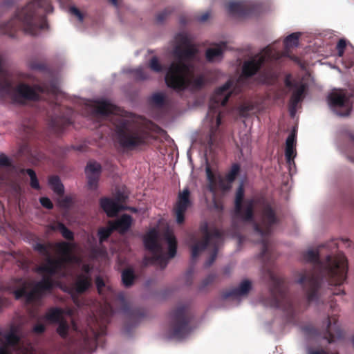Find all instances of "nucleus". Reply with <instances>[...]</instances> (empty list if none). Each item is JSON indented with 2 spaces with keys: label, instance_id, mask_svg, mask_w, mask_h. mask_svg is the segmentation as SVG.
Wrapping results in <instances>:
<instances>
[{
  "label": "nucleus",
  "instance_id": "1",
  "mask_svg": "<svg viewBox=\"0 0 354 354\" xmlns=\"http://www.w3.org/2000/svg\"><path fill=\"white\" fill-rule=\"evenodd\" d=\"M300 32H295L287 36L284 39V52H281L276 46L277 41L269 44L252 59L247 61L243 66L242 74L236 82L227 81L224 85L218 88L212 96L209 111L204 121L208 129L207 135L203 140V145L210 150L216 147L221 139V108L226 104L232 93L240 91V86L248 83V78L254 75L258 69L264 67V72L261 81L266 84H272L277 77L275 70L283 57L293 59L289 55V50L299 44Z\"/></svg>",
  "mask_w": 354,
  "mask_h": 354
},
{
  "label": "nucleus",
  "instance_id": "2",
  "mask_svg": "<svg viewBox=\"0 0 354 354\" xmlns=\"http://www.w3.org/2000/svg\"><path fill=\"white\" fill-rule=\"evenodd\" d=\"M74 243L61 242L55 245L59 257L53 259L51 256L52 245L37 243L34 248L45 258L44 263L37 268V271L42 275L39 281H26L22 287L14 292L17 299L24 297L28 303H37L41 296L50 291L55 282L53 277L55 274L65 277L71 274L72 268L75 266L81 267L82 273L77 276L71 290V297L74 303L80 306L82 304L77 298L76 294L85 292L91 286V268L89 265L82 263L79 257L72 253L75 248Z\"/></svg>",
  "mask_w": 354,
  "mask_h": 354
},
{
  "label": "nucleus",
  "instance_id": "3",
  "mask_svg": "<svg viewBox=\"0 0 354 354\" xmlns=\"http://www.w3.org/2000/svg\"><path fill=\"white\" fill-rule=\"evenodd\" d=\"M95 283L99 294L104 300V306L100 308L99 319L95 317L91 318L86 326L79 325L72 320L70 325L64 319V311L62 309L50 308L46 313L45 320L50 323H58L57 332L62 338L73 342L77 339L85 342L97 341L99 336L105 334V326L111 315L118 310L124 313L128 310L129 304L123 293L116 295L111 286L100 277H96Z\"/></svg>",
  "mask_w": 354,
  "mask_h": 354
},
{
  "label": "nucleus",
  "instance_id": "4",
  "mask_svg": "<svg viewBox=\"0 0 354 354\" xmlns=\"http://www.w3.org/2000/svg\"><path fill=\"white\" fill-rule=\"evenodd\" d=\"M326 247L331 251V254H328L324 261L319 260L318 250H308L303 254L304 261L313 263L314 271L313 272L306 270L301 272L297 282L306 288L309 302H318L319 300L321 295L319 277L326 279L330 286L338 287L332 290L333 295L344 294V291L340 286L346 278V258L340 252L333 253V250L337 248V243L335 241L328 243Z\"/></svg>",
  "mask_w": 354,
  "mask_h": 354
},
{
  "label": "nucleus",
  "instance_id": "5",
  "mask_svg": "<svg viewBox=\"0 0 354 354\" xmlns=\"http://www.w3.org/2000/svg\"><path fill=\"white\" fill-rule=\"evenodd\" d=\"M174 42L171 54L176 60L166 70L165 80L167 86L178 92L201 88L205 80L203 76L195 75V65L201 60L197 46L185 32L177 34Z\"/></svg>",
  "mask_w": 354,
  "mask_h": 354
},
{
  "label": "nucleus",
  "instance_id": "6",
  "mask_svg": "<svg viewBox=\"0 0 354 354\" xmlns=\"http://www.w3.org/2000/svg\"><path fill=\"white\" fill-rule=\"evenodd\" d=\"M243 184L241 183L236 193V216L243 221H252L254 211L258 212V221L254 223V233L259 239L261 245L260 257L268 261L272 251L269 235L277 225L278 219L270 203L265 198L254 197L243 201Z\"/></svg>",
  "mask_w": 354,
  "mask_h": 354
},
{
  "label": "nucleus",
  "instance_id": "7",
  "mask_svg": "<svg viewBox=\"0 0 354 354\" xmlns=\"http://www.w3.org/2000/svg\"><path fill=\"white\" fill-rule=\"evenodd\" d=\"M86 111L93 117L105 118L111 116L115 127L120 145L125 147L136 146L144 141L145 131L141 120L134 115L123 113L108 100L88 101Z\"/></svg>",
  "mask_w": 354,
  "mask_h": 354
},
{
  "label": "nucleus",
  "instance_id": "8",
  "mask_svg": "<svg viewBox=\"0 0 354 354\" xmlns=\"http://www.w3.org/2000/svg\"><path fill=\"white\" fill-rule=\"evenodd\" d=\"M53 8L49 0H31L19 8L6 25L5 34L12 36L11 30L22 28L26 33L36 35L40 30L48 27L44 14L52 12Z\"/></svg>",
  "mask_w": 354,
  "mask_h": 354
},
{
  "label": "nucleus",
  "instance_id": "9",
  "mask_svg": "<svg viewBox=\"0 0 354 354\" xmlns=\"http://www.w3.org/2000/svg\"><path fill=\"white\" fill-rule=\"evenodd\" d=\"M144 243L151 255L145 258L146 264L152 263L164 268L169 259L176 254V239L169 230L161 237L156 228L150 230L144 237Z\"/></svg>",
  "mask_w": 354,
  "mask_h": 354
},
{
  "label": "nucleus",
  "instance_id": "10",
  "mask_svg": "<svg viewBox=\"0 0 354 354\" xmlns=\"http://www.w3.org/2000/svg\"><path fill=\"white\" fill-rule=\"evenodd\" d=\"M46 93L56 97L60 95L61 91L58 84L53 82L50 85L45 84L31 87L26 84L19 83L14 86L8 80H5L0 84V95L8 96L19 103H22L26 100L45 99L44 95Z\"/></svg>",
  "mask_w": 354,
  "mask_h": 354
},
{
  "label": "nucleus",
  "instance_id": "11",
  "mask_svg": "<svg viewBox=\"0 0 354 354\" xmlns=\"http://www.w3.org/2000/svg\"><path fill=\"white\" fill-rule=\"evenodd\" d=\"M203 239L195 242L192 247V257L196 258L204 250L209 252V257L205 262V266H210L214 261L218 250L223 241V234L219 230L209 229L207 223L201 227Z\"/></svg>",
  "mask_w": 354,
  "mask_h": 354
},
{
  "label": "nucleus",
  "instance_id": "12",
  "mask_svg": "<svg viewBox=\"0 0 354 354\" xmlns=\"http://www.w3.org/2000/svg\"><path fill=\"white\" fill-rule=\"evenodd\" d=\"M33 354L30 344H25L18 326L0 330V354Z\"/></svg>",
  "mask_w": 354,
  "mask_h": 354
},
{
  "label": "nucleus",
  "instance_id": "13",
  "mask_svg": "<svg viewBox=\"0 0 354 354\" xmlns=\"http://www.w3.org/2000/svg\"><path fill=\"white\" fill-rule=\"evenodd\" d=\"M271 283V298L264 301V305L271 308H278L288 315L293 313L294 308L290 298L285 292L282 281L270 270L265 274Z\"/></svg>",
  "mask_w": 354,
  "mask_h": 354
},
{
  "label": "nucleus",
  "instance_id": "14",
  "mask_svg": "<svg viewBox=\"0 0 354 354\" xmlns=\"http://www.w3.org/2000/svg\"><path fill=\"white\" fill-rule=\"evenodd\" d=\"M237 164L232 165L230 171L223 178L219 173L212 171L209 166L206 167V174L208 180L207 188L212 194V199L216 203L217 198L231 188L232 183L235 180L239 172Z\"/></svg>",
  "mask_w": 354,
  "mask_h": 354
},
{
  "label": "nucleus",
  "instance_id": "15",
  "mask_svg": "<svg viewBox=\"0 0 354 354\" xmlns=\"http://www.w3.org/2000/svg\"><path fill=\"white\" fill-rule=\"evenodd\" d=\"M190 332L187 310L184 306L178 307L172 314V325L169 337L182 340L186 338Z\"/></svg>",
  "mask_w": 354,
  "mask_h": 354
},
{
  "label": "nucleus",
  "instance_id": "16",
  "mask_svg": "<svg viewBox=\"0 0 354 354\" xmlns=\"http://www.w3.org/2000/svg\"><path fill=\"white\" fill-rule=\"evenodd\" d=\"M330 109L337 115L347 116L352 109L351 96L342 90H334L328 97Z\"/></svg>",
  "mask_w": 354,
  "mask_h": 354
},
{
  "label": "nucleus",
  "instance_id": "17",
  "mask_svg": "<svg viewBox=\"0 0 354 354\" xmlns=\"http://www.w3.org/2000/svg\"><path fill=\"white\" fill-rule=\"evenodd\" d=\"M286 84L290 87L292 91V95L290 102L289 111L291 117H295L298 104L301 102L304 98V94L306 90V84L301 82L291 84L290 76L286 78Z\"/></svg>",
  "mask_w": 354,
  "mask_h": 354
},
{
  "label": "nucleus",
  "instance_id": "18",
  "mask_svg": "<svg viewBox=\"0 0 354 354\" xmlns=\"http://www.w3.org/2000/svg\"><path fill=\"white\" fill-rule=\"evenodd\" d=\"M250 288V281L243 280L237 288L224 292L222 297L227 302L232 303V305H237L248 295Z\"/></svg>",
  "mask_w": 354,
  "mask_h": 354
},
{
  "label": "nucleus",
  "instance_id": "19",
  "mask_svg": "<svg viewBox=\"0 0 354 354\" xmlns=\"http://www.w3.org/2000/svg\"><path fill=\"white\" fill-rule=\"evenodd\" d=\"M127 197V195L124 192H118L115 200L106 198H103L100 201V205L108 216H114L119 211L124 209V207L121 205L120 203L123 202Z\"/></svg>",
  "mask_w": 354,
  "mask_h": 354
},
{
  "label": "nucleus",
  "instance_id": "20",
  "mask_svg": "<svg viewBox=\"0 0 354 354\" xmlns=\"http://www.w3.org/2000/svg\"><path fill=\"white\" fill-rule=\"evenodd\" d=\"M189 195L190 192L188 188H185L178 194V200L174 207L176 222L178 224H180L184 221L185 213L191 204Z\"/></svg>",
  "mask_w": 354,
  "mask_h": 354
},
{
  "label": "nucleus",
  "instance_id": "21",
  "mask_svg": "<svg viewBox=\"0 0 354 354\" xmlns=\"http://www.w3.org/2000/svg\"><path fill=\"white\" fill-rule=\"evenodd\" d=\"M85 173L88 179V185L91 189H95L97 187V181L101 173V166L96 162H90L88 163Z\"/></svg>",
  "mask_w": 354,
  "mask_h": 354
},
{
  "label": "nucleus",
  "instance_id": "22",
  "mask_svg": "<svg viewBox=\"0 0 354 354\" xmlns=\"http://www.w3.org/2000/svg\"><path fill=\"white\" fill-rule=\"evenodd\" d=\"M296 133L295 131H292L288 136L286 142V151L285 156L286 162L289 165L290 171L292 170V167H295L294 158L296 156Z\"/></svg>",
  "mask_w": 354,
  "mask_h": 354
},
{
  "label": "nucleus",
  "instance_id": "23",
  "mask_svg": "<svg viewBox=\"0 0 354 354\" xmlns=\"http://www.w3.org/2000/svg\"><path fill=\"white\" fill-rule=\"evenodd\" d=\"M252 6L250 1H232L227 5V10L232 15H242L252 12Z\"/></svg>",
  "mask_w": 354,
  "mask_h": 354
},
{
  "label": "nucleus",
  "instance_id": "24",
  "mask_svg": "<svg viewBox=\"0 0 354 354\" xmlns=\"http://www.w3.org/2000/svg\"><path fill=\"white\" fill-rule=\"evenodd\" d=\"M226 48L227 44L225 42H221L209 48L205 53L206 59L212 63L221 62L223 59V53Z\"/></svg>",
  "mask_w": 354,
  "mask_h": 354
},
{
  "label": "nucleus",
  "instance_id": "25",
  "mask_svg": "<svg viewBox=\"0 0 354 354\" xmlns=\"http://www.w3.org/2000/svg\"><path fill=\"white\" fill-rule=\"evenodd\" d=\"M132 223V218L129 215L123 214L115 221H110L109 224L113 230L120 232H124L129 230Z\"/></svg>",
  "mask_w": 354,
  "mask_h": 354
},
{
  "label": "nucleus",
  "instance_id": "26",
  "mask_svg": "<svg viewBox=\"0 0 354 354\" xmlns=\"http://www.w3.org/2000/svg\"><path fill=\"white\" fill-rule=\"evenodd\" d=\"M326 329L327 335L325 336V338L328 339L329 343L333 342L335 339L334 333H337L339 330L336 325V319L333 315L328 318Z\"/></svg>",
  "mask_w": 354,
  "mask_h": 354
},
{
  "label": "nucleus",
  "instance_id": "27",
  "mask_svg": "<svg viewBox=\"0 0 354 354\" xmlns=\"http://www.w3.org/2000/svg\"><path fill=\"white\" fill-rule=\"evenodd\" d=\"M49 229L53 231L59 230L64 238L68 240H73V233L68 230L62 223L57 222L49 225Z\"/></svg>",
  "mask_w": 354,
  "mask_h": 354
},
{
  "label": "nucleus",
  "instance_id": "28",
  "mask_svg": "<svg viewBox=\"0 0 354 354\" xmlns=\"http://www.w3.org/2000/svg\"><path fill=\"white\" fill-rule=\"evenodd\" d=\"M346 46V41L344 39H340L336 46V49L337 51L338 58L340 59V61L342 62V64L345 66L346 68H350L353 65V62L351 61L350 59H345L344 58L342 57L344 55Z\"/></svg>",
  "mask_w": 354,
  "mask_h": 354
},
{
  "label": "nucleus",
  "instance_id": "29",
  "mask_svg": "<svg viewBox=\"0 0 354 354\" xmlns=\"http://www.w3.org/2000/svg\"><path fill=\"white\" fill-rule=\"evenodd\" d=\"M346 140L349 142V145L347 149L342 150L346 153L348 160L354 162V134L348 133L346 135Z\"/></svg>",
  "mask_w": 354,
  "mask_h": 354
},
{
  "label": "nucleus",
  "instance_id": "30",
  "mask_svg": "<svg viewBox=\"0 0 354 354\" xmlns=\"http://www.w3.org/2000/svg\"><path fill=\"white\" fill-rule=\"evenodd\" d=\"M48 185L57 194H62L64 192V186L61 183L57 176H51L48 179Z\"/></svg>",
  "mask_w": 354,
  "mask_h": 354
},
{
  "label": "nucleus",
  "instance_id": "31",
  "mask_svg": "<svg viewBox=\"0 0 354 354\" xmlns=\"http://www.w3.org/2000/svg\"><path fill=\"white\" fill-rule=\"evenodd\" d=\"M122 279L126 287L131 286L134 280L133 272L130 269L124 270L122 273Z\"/></svg>",
  "mask_w": 354,
  "mask_h": 354
},
{
  "label": "nucleus",
  "instance_id": "32",
  "mask_svg": "<svg viewBox=\"0 0 354 354\" xmlns=\"http://www.w3.org/2000/svg\"><path fill=\"white\" fill-rule=\"evenodd\" d=\"M254 105L249 102H245L241 104L237 109V113L243 117H245L248 115L249 112L254 109Z\"/></svg>",
  "mask_w": 354,
  "mask_h": 354
},
{
  "label": "nucleus",
  "instance_id": "33",
  "mask_svg": "<svg viewBox=\"0 0 354 354\" xmlns=\"http://www.w3.org/2000/svg\"><path fill=\"white\" fill-rule=\"evenodd\" d=\"M21 173H26L30 178V186L35 189H39L40 188L39 181L36 176L35 171L31 169H27L26 170L22 169Z\"/></svg>",
  "mask_w": 354,
  "mask_h": 354
},
{
  "label": "nucleus",
  "instance_id": "34",
  "mask_svg": "<svg viewBox=\"0 0 354 354\" xmlns=\"http://www.w3.org/2000/svg\"><path fill=\"white\" fill-rule=\"evenodd\" d=\"M129 72L133 73L135 78L139 80H146L149 77L147 69L142 66L133 69Z\"/></svg>",
  "mask_w": 354,
  "mask_h": 354
},
{
  "label": "nucleus",
  "instance_id": "35",
  "mask_svg": "<svg viewBox=\"0 0 354 354\" xmlns=\"http://www.w3.org/2000/svg\"><path fill=\"white\" fill-rule=\"evenodd\" d=\"M113 228L109 224L108 227H102L98 230V236L100 241L102 243L105 241L113 231Z\"/></svg>",
  "mask_w": 354,
  "mask_h": 354
},
{
  "label": "nucleus",
  "instance_id": "36",
  "mask_svg": "<svg viewBox=\"0 0 354 354\" xmlns=\"http://www.w3.org/2000/svg\"><path fill=\"white\" fill-rule=\"evenodd\" d=\"M149 66L151 70L157 73L162 72L163 70L162 66L160 64L156 57L151 58L150 60Z\"/></svg>",
  "mask_w": 354,
  "mask_h": 354
},
{
  "label": "nucleus",
  "instance_id": "37",
  "mask_svg": "<svg viewBox=\"0 0 354 354\" xmlns=\"http://www.w3.org/2000/svg\"><path fill=\"white\" fill-rule=\"evenodd\" d=\"M59 205L62 208H69L73 204V198L70 196L60 197L58 199Z\"/></svg>",
  "mask_w": 354,
  "mask_h": 354
},
{
  "label": "nucleus",
  "instance_id": "38",
  "mask_svg": "<svg viewBox=\"0 0 354 354\" xmlns=\"http://www.w3.org/2000/svg\"><path fill=\"white\" fill-rule=\"evenodd\" d=\"M151 101L155 105L160 106L165 102V95L161 93H155L151 96Z\"/></svg>",
  "mask_w": 354,
  "mask_h": 354
},
{
  "label": "nucleus",
  "instance_id": "39",
  "mask_svg": "<svg viewBox=\"0 0 354 354\" xmlns=\"http://www.w3.org/2000/svg\"><path fill=\"white\" fill-rule=\"evenodd\" d=\"M69 12L71 15L75 16L80 22L83 21L84 15L76 7L71 6L69 8Z\"/></svg>",
  "mask_w": 354,
  "mask_h": 354
},
{
  "label": "nucleus",
  "instance_id": "40",
  "mask_svg": "<svg viewBox=\"0 0 354 354\" xmlns=\"http://www.w3.org/2000/svg\"><path fill=\"white\" fill-rule=\"evenodd\" d=\"M214 279L215 276L214 274H209L203 280L201 288H204L210 283H212L214 281Z\"/></svg>",
  "mask_w": 354,
  "mask_h": 354
},
{
  "label": "nucleus",
  "instance_id": "41",
  "mask_svg": "<svg viewBox=\"0 0 354 354\" xmlns=\"http://www.w3.org/2000/svg\"><path fill=\"white\" fill-rule=\"evenodd\" d=\"M40 203L44 207L47 209H51L53 207V203L50 200L46 197H42L40 198Z\"/></svg>",
  "mask_w": 354,
  "mask_h": 354
},
{
  "label": "nucleus",
  "instance_id": "42",
  "mask_svg": "<svg viewBox=\"0 0 354 354\" xmlns=\"http://www.w3.org/2000/svg\"><path fill=\"white\" fill-rule=\"evenodd\" d=\"M10 165V160L8 156L4 154L0 155V165L1 166H8Z\"/></svg>",
  "mask_w": 354,
  "mask_h": 354
},
{
  "label": "nucleus",
  "instance_id": "43",
  "mask_svg": "<svg viewBox=\"0 0 354 354\" xmlns=\"http://www.w3.org/2000/svg\"><path fill=\"white\" fill-rule=\"evenodd\" d=\"M44 330L45 326L41 322H38L33 328V331L36 333H41Z\"/></svg>",
  "mask_w": 354,
  "mask_h": 354
},
{
  "label": "nucleus",
  "instance_id": "44",
  "mask_svg": "<svg viewBox=\"0 0 354 354\" xmlns=\"http://www.w3.org/2000/svg\"><path fill=\"white\" fill-rule=\"evenodd\" d=\"M209 15H210V14L209 12H205L201 16H198L197 17V20L200 22H205L209 17Z\"/></svg>",
  "mask_w": 354,
  "mask_h": 354
},
{
  "label": "nucleus",
  "instance_id": "45",
  "mask_svg": "<svg viewBox=\"0 0 354 354\" xmlns=\"http://www.w3.org/2000/svg\"><path fill=\"white\" fill-rule=\"evenodd\" d=\"M169 12L167 10H165L161 13L158 14L157 16V20L160 22L162 21L165 19V17L167 15Z\"/></svg>",
  "mask_w": 354,
  "mask_h": 354
},
{
  "label": "nucleus",
  "instance_id": "46",
  "mask_svg": "<svg viewBox=\"0 0 354 354\" xmlns=\"http://www.w3.org/2000/svg\"><path fill=\"white\" fill-rule=\"evenodd\" d=\"M5 63L4 57L0 54V72H3V66Z\"/></svg>",
  "mask_w": 354,
  "mask_h": 354
},
{
  "label": "nucleus",
  "instance_id": "47",
  "mask_svg": "<svg viewBox=\"0 0 354 354\" xmlns=\"http://www.w3.org/2000/svg\"><path fill=\"white\" fill-rule=\"evenodd\" d=\"M110 1L116 8L120 6V0H110Z\"/></svg>",
  "mask_w": 354,
  "mask_h": 354
},
{
  "label": "nucleus",
  "instance_id": "48",
  "mask_svg": "<svg viewBox=\"0 0 354 354\" xmlns=\"http://www.w3.org/2000/svg\"><path fill=\"white\" fill-rule=\"evenodd\" d=\"M330 308L334 311L337 310V307L335 306V304H334V302L332 299L330 301Z\"/></svg>",
  "mask_w": 354,
  "mask_h": 354
},
{
  "label": "nucleus",
  "instance_id": "49",
  "mask_svg": "<svg viewBox=\"0 0 354 354\" xmlns=\"http://www.w3.org/2000/svg\"><path fill=\"white\" fill-rule=\"evenodd\" d=\"M66 314L68 315L69 316H71L73 314L72 310H67Z\"/></svg>",
  "mask_w": 354,
  "mask_h": 354
},
{
  "label": "nucleus",
  "instance_id": "50",
  "mask_svg": "<svg viewBox=\"0 0 354 354\" xmlns=\"http://www.w3.org/2000/svg\"><path fill=\"white\" fill-rule=\"evenodd\" d=\"M101 254H102V255L103 257L106 256V254L105 251H102V252H101Z\"/></svg>",
  "mask_w": 354,
  "mask_h": 354
},
{
  "label": "nucleus",
  "instance_id": "51",
  "mask_svg": "<svg viewBox=\"0 0 354 354\" xmlns=\"http://www.w3.org/2000/svg\"><path fill=\"white\" fill-rule=\"evenodd\" d=\"M131 210L133 211V212H136V209H134V208H131Z\"/></svg>",
  "mask_w": 354,
  "mask_h": 354
},
{
  "label": "nucleus",
  "instance_id": "52",
  "mask_svg": "<svg viewBox=\"0 0 354 354\" xmlns=\"http://www.w3.org/2000/svg\"><path fill=\"white\" fill-rule=\"evenodd\" d=\"M53 126L55 127L58 126V124H53Z\"/></svg>",
  "mask_w": 354,
  "mask_h": 354
},
{
  "label": "nucleus",
  "instance_id": "53",
  "mask_svg": "<svg viewBox=\"0 0 354 354\" xmlns=\"http://www.w3.org/2000/svg\"><path fill=\"white\" fill-rule=\"evenodd\" d=\"M353 345H354V337H353Z\"/></svg>",
  "mask_w": 354,
  "mask_h": 354
},
{
  "label": "nucleus",
  "instance_id": "54",
  "mask_svg": "<svg viewBox=\"0 0 354 354\" xmlns=\"http://www.w3.org/2000/svg\"><path fill=\"white\" fill-rule=\"evenodd\" d=\"M61 3L62 2V0H59Z\"/></svg>",
  "mask_w": 354,
  "mask_h": 354
}]
</instances>
